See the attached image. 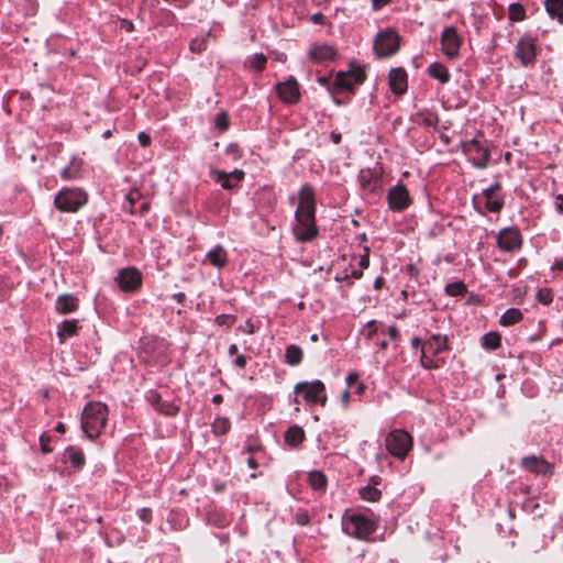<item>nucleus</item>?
<instances>
[{"label": "nucleus", "instance_id": "nucleus-19", "mask_svg": "<svg viewBox=\"0 0 563 563\" xmlns=\"http://www.w3.org/2000/svg\"><path fill=\"white\" fill-rule=\"evenodd\" d=\"M205 262L216 268H223L228 263V252L222 245H217L206 254Z\"/></svg>", "mask_w": 563, "mask_h": 563}, {"label": "nucleus", "instance_id": "nucleus-26", "mask_svg": "<svg viewBox=\"0 0 563 563\" xmlns=\"http://www.w3.org/2000/svg\"><path fill=\"white\" fill-rule=\"evenodd\" d=\"M78 330V320H65L58 327L57 335L59 341L63 343L68 338L75 335Z\"/></svg>", "mask_w": 563, "mask_h": 563}, {"label": "nucleus", "instance_id": "nucleus-29", "mask_svg": "<svg viewBox=\"0 0 563 563\" xmlns=\"http://www.w3.org/2000/svg\"><path fill=\"white\" fill-rule=\"evenodd\" d=\"M429 74L431 77L440 80L442 84L448 82L450 79V74L448 71V68L440 63H433L429 67Z\"/></svg>", "mask_w": 563, "mask_h": 563}, {"label": "nucleus", "instance_id": "nucleus-48", "mask_svg": "<svg viewBox=\"0 0 563 563\" xmlns=\"http://www.w3.org/2000/svg\"><path fill=\"white\" fill-rule=\"evenodd\" d=\"M137 139L143 147H147L151 144V136L145 132H140Z\"/></svg>", "mask_w": 563, "mask_h": 563}, {"label": "nucleus", "instance_id": "nucleus-53", "mask_svg": "<svg viewBox=\"0 0 563 563\" xmlns=\"http://www.w3.org/2000/svg\"><path fill=\"white\" fill-rule=\"evenodd\" d=\"M121 29L130 33L134 30V25L131 21L123 19L121 20Z\"/></svg>", "mask_w": 563, "mask_h": 563}, {"label": "nucleus", "instance_id": "nucleus-11", "mask_svg": "<svg viewBox=\"0 0 563 563\" xmlns=\"http://www.w3.org/2000/svg\"><path fill=\"white\" fill-rule=\"evenodd\" d=\"M388 206L393 211H402L411 203L408 189L399 184L388 191Z\"/></svg>", "mask_w": 563, "mask_h": 563}, {"label": "nucleus", "instance_id": "nucleus-28", "mask_svg": "<svg viewBox=\"0 0 563 563\" xmlns=\"http://www.w3.org/2000/svg\"><path fill=\"white\" fill-rule=\"evenodd\" d=\"M544 5L548 14L563 24V0H545Z\"/></svg>", "mask_w": 563, "mask_h": 563}, {"label": "nucleus", "instance_id": "nucleus-5", "mask_svg": "<svg viewBox=\"0 0 563 563\" xmlns=\"http://www.w3.org/2000/svg\"><path fill=\"white\" fill-rule=\"evenodd\" d=\"M324 384L321 380L300 382L295 386L296 394H303V399L309 404H320L325 406L327 396L324 394Z\"/></svg>", "mask_w": 563, "mask_h": 563}, {"label": "nucleus", "instance_id": "nucleus-22", "mask_svg": "<svg viewBox=\"0 0 563 563\" xmlns=\"http://www.w3.org/2000/svg\"><path fill=\"white\" fill-rule=\"evenodd\" d=\"M217 181L221 184L224 189L234 188L244 177V172L235 169L232 173L217 172Z\"/></svg>", "mask_w": 563, "mask_h": 563}, {"label": "nucleus", "instance_id": "nucleus-27", "mask_svg": "<svg viewBox=\"0 0 563 563\" xmlns=\"http://www.w3.org/2000/svg\"><path fill=\"white\" fill-rule=\"evenodd\" d=\"M305 439V431L299 426H292L288 428L285 433V442L288 445L296 446L300 444Z\"/></svg>", "mask_w": 563, "mask_h": 563}, {"label": "nucleus", "instance_id": "nucleus-45", "mask_svg": "<svg viewBox=\"0 0 563 563\" xmlns=\"http://www.w3.org/2000/svg\"><path fill=\"white\" fill-rule=\"evenodd\" d=\"M360 183H361L363 188H366V189H369V190L373 189V187L371 186L369 173L362 172L360 174Z\"/></svg>", "mask_w": 563, "mask_h": 563}, {"label": "nucleus", "instance_id": "nucleus-31", "mask_svg": "<svg viewBox=\"0 0 563 563\" xmlns=\"http://www.w3.org/2000/svg\"><path fill=\"white\" fill-rule=\"evenodd\" d=\"M308 483L314 490H323L327 486L325 475L319 471H312L308 474Z\"/></svg>", "mask_w": 563, "mask_h": 563}, {"label": "nucleus", "instance_id": "nucleus-9", "mask_svg": "<svg viewBox=\"0 0 563 563\" xmlns=\"http://www.w3.org/2000/svg\"><path fill=\"white\" fill-rule=\"evenodd\" d=\"M442 51L449 58H455L460 54L462 38L453 26H446L441 34Z\"/></svg>", "mask_w": 563, "mask_h": 563}, {"label": "nucleus", "instance_id": "nucleus-52", "mask_svg": "<svg viewBox=\"0 0 563 563\" xmlns=\"http://www.w3.org/2000/svg\"><path fill=\"white\" fill-rule=\"evenodd\" d=\"M241 330H243L244 332H246L247 334H253L255 332V327L254 324L251 322V320H247L245 322V325L244 327H241L240 328Z\"/></svg>", "mask_w": 563, "mask_h": 563}, {"label": "nucleus", "instance_id": "nucleus-43", "mask_svg": "<svg viewBox=\"0 0 563 563\" xmlns=\"http://www.w3.org/2000/svg\"><path fill=\"white\" fill-rule=\"evenodd\" d=\"M216 124L221 130H224L228 128V117L224 112H221L217 115Z\"/></svg>", "mask_w": 563, "mask_h": 563}, {"label": "nucleus", "instance_id": "nucleus-20", "mask_svg": "<svg viewBox=\"0 0 563 563\" xmlns=\"http://www.w3.org/2000/svg\"><path fill=\"white\" fill-rule=\"evenodd\" d=\"M335 56V49L327 44L314 45L309 51V57L316 63H323L333 59Z\"/></svg>", "mask_w": 563, "mask_h": 563}, {"label": "nucleus", "instance_id": "nucleus-64", "mask_svg": "<svg viewBox=\"0 0 563 563\" xmlns=\"http://www.w3.org/2000/svg\"><path fill=\"white\" fill-rule=\"evenodd\" d=\"M350 399V391L349 390H345L342 395H341V400L343 404H347Z\"/></svg>", "mask_w": 563, "mask_h": 563}, {"label": "nucleus", "instance_id": "nucleus-33", "mask_svg": "<svg viewBox=\"0 0 563 563\" xmlns=\"http://www.w3.org/2000/svg\"><path fill=\"white\" fill-rule=\"evenodd\" d=\"M482 344L485 349L496 350L500 346V334L497 332H489L483 335Z\"/></svg>", "mask_w": 563, "mask_h": 563}, {"label": "nucleus", "instance_id": "nucleus-4", "mask_svg": "<svg viewBox=\"0 0 563 563\" xmlns=\"http://www.w3.org/2000/svg\"><path fill=\"white\" fill-rule=\"evenodd\" d=\"M87 202V196L79 189H63L55 199V207L62 212H76Z\"/></svg>", "mask_w": 563, "mask_h": 563}, {"label": "nucleus", "instance_id": "nucleus-18", "mask_svg": "<svg viewBox=\"0 0 563 563\" xmlns=\"http://www.w3.org/2000/svg\"><path fill=\"white\" fill-rule=\"evenodd\" d=\"M389 86L394 93L402 95L407 90V74L402 68H394L389 73Z\"/></svg>", "mask_w": 563, "mask_h": 563}, {"label": "nucleus", "instance_id": "nucleus-49", "mask_svg": "<svg viewBox=\"0 0 563 563\" xmlns=\"http://www.w3.org/2000/svg\"><path fill=\"white\" fill-rule=\"evenodd\" d=\"M49 437H46V435H42L40 438V442H41V450L43 451V453H49L52 450L48 445L49 443Z\"/></svg>", "mask_w": 563, "mask_h": 563}, {"label": "nucleus", "instance_id": "nucleus-6", "mask_svg": "<svg viewBox=\"0 0 563 563\" xmlns=\"http://www.w3.org/2000/svg\"><path fill=\"white\" fill-rule=\"evenodd\" d=\"M344 530L357 539H366L376 530V525L362 515H352L345 522Z\"/></svg>", "mask_w": 563, "mask_h": 563}, {"label": "nucleus", "instance_id": "nucleus-56", "mask_svg": "<svg viewBox=\"0 0 563 563\" xmlns=\"http://www.w3.org/2000/svg\"><path fill=\"white\" fill-rule=\"evenodd\" d=\"M369 265V257H368V254H365L361 257L360 260V266L362 268H367Z\"/></svg>", "mask_w": 563, "mask_h": 563}, {"label": "nucleus", "instance_id": "nucleus-32", "mask_svg": "<svg viewBox=\"0 0 563 563\" xmlns=\"http://www.w3.org/2000/svg\"><path fill=\"white\" fill-rule=\"evenodd\" d=\"M285 356L288 364L292 366L298 365L302 360V350L297 345H289L286 349Z\"/></svg>", "mask_w": 563, "mask_h": 563}, {"label": "nucleus", "instance_id": "nucleus-57", "mask_svg": "<svg viewBox=\"0 0 563 563\" xmlns=\"http://www.w3.org/2000/svg\"><path fill=\"white\" fill-rule=\"evenodd\" d=\"M390 0H373V5L375 9H378L385 4H387Z\"/></svg>", "mask_w": 563, "mask_h": 563}, {"label": "nucleus", "instance_id": "nucleus-36", "mask_svg": "<svg viewBox=\"0 0 563 563\" xmlns=\"http://www.w3.org/2000/svg\"><path fill=\"white\" fill-rule=\"evenodd\" d=\"M526 18L525 8L519 3H511L509 5V19L514 22L522 21Z\"/></svg>", "mask_w": 563, "mask_h": 563}, {"label": "nucleus", "instance_id": "nucleus-21", "mask_svg": "<svg viewBox=\"0 0 563 563\" xmlns=\"http://www.w3.org/2000/svg\"><path fill=\"white\" fill-rule=\"evenodd\" d=\"M446 349V339L440 334L432 335L427 342L423 343L421 353L438 355Z\"/></svg>", "mask_w": 563, "mask_h": 563}, {"label": "nucleus", "instance_id": "nucleus-8", "mask_svg": "<svg viewBox=\"0 0 563 563\" xmlns=\"http://www.w3.org/2000/svg\"><path fill=\"white\" fill-rule=\"evenodd\" d=\"M463 152L470 157L473 165L478 168H485L488 163L489 154L478 140L472 139L463 142Z\"/></svg>", "mask_w": 563, "mask_h": 563}, {"label": "nucleus", "instance_id": "nucleus-16", "mask_svg": "<svg viewBox=\"0 0 563 563\" xmlns=\"http://www.w3.org/2000/svg\"><path fill=\"white\" fill-rule=\"evenodd\" d=\"M501 189L499 183L492 185L490 187L483 190L485 197V206L490 212H499L504 207V199L497 196V192Z\"/></svg>", "mask_w": 563, "mask_h": 563}, {"label": "nucleus", "instance_id": "nucleus-34", "mask_svg": "<svg viewBox=\"0 0 563 563\" xmlns=\"http://www.w3.org/2000/svg\"><path fill=\"white\" fill-rule=\"evenodd\" d=\"M360 496L364 499V500H368V501H377L380 496H382V493L379 489L375 488L374 486L372 485H367L365 487H363L361 490H360Z\"/></svg>", "mask_w": 563, "mask_h": 563}, {"label": "nucleus", "instance_id": "nucleus-46", "mask_svg": "<svg viewBox=\"0 0 563 563\" xmlns=\"http://www.w3.org/2000/svg\"><path fill=\"white\" fill-rule=\"evenodd\" d=\"M538 298L544 305H548L552 301V295L549 290H540L538 292Z\"/></svg>", "mask_w": 563, "mask_h": 563}, {"label": "nucleus", "instance_id": "nucleus-60", "mask_svg": "<svg viewBox=\"0 0 563 563\" xmlns=\"http://www.w3.org/2000/svg\"><path fill=\"white\" fill-rule=\"evenodd\" d=\"M311 20L314 22V23H321L322 20H323V15L321 13H316L311 16Z\"/></svg>", "mask_w": 563, "mask_h": 563}, {"label": "nucleus", "instance_id": "nucleus-35", "mask_svg": "<svg viewBox=\"0 0 563 563\" xmlns=\"http://www.w3.org/2000/svg\"><path fill=\"white\" fill-rule=\"evenodd\" d=\"M230 421L228 418L219 417L212 423V430L216 434H225L230 429Z\"/></svg>", "mask_w": 563, "mask_h": 563}, {"label": "nucleus", "instance_id": "nucleus-62", "mask_svg": "<svg viewBox=\"0 0 563 563\" xmlns=\"http://www.w3.org/2000/svg\"><path fill=\"white\" fill-rule=\"evenodd\" d=\"M553 268L563 271V258L556 260L554 265H553Z\"/></svg>", "mask_w": 563, "mask_h": 563}, {"label": "nucleus", "instance_id": "nucleus-37", "mask_svg": "<svg viewBox=\"0 0 563 563\" xmlns=\"http://www.w3.org/2000/svg\"><path fill=\"white\" fill-rule=\"evenodd\" d=\"M446 292L450 296H459L465 291V285L461 282L446 285Z\"/></svg>", "mask_w": 563, "mask_h": 563}, {"label": "nucleus", "instance_id": "nucleus-38", "mask_svg": "<svg viewBox=\"0 0 563 563\" xmlns=\"http://www.w3.org/2000/svg\"><path fill=\"white\" fill-rule=\"evenodd\" d=\"M206 37H196L190 42V51L192 53H201L206 49Z\"/></svg>", "mask_w": 563, "mask_h": 563}, {"label": "nucleus", "instance_id": "nucleus-7", "mask_svg": "<svg viewBox=\"0 0 563 563\" xmlns=\"http://www.w3.org/2000/svg\"><path fill=\"white\" fill-rule=\"evenodd\" d=\"M399 48V36L393 30L379 33L374 42V49L378 56L387 57L394 55Z\"/></svg>", "mask_w": 563, "mask_h": 563}, {"label": "nucleus", "instance_id": "nucleus-41", "mask_svg": "<svg viewBox=\"0 0 563 563\" xmlns=\"http://www.w3.org/2000/svg\"><path fill=\"white\" fill-rule=\"evenodd\" d=\"M266 64V57L263 54H257L253 57L251 65L256 70H263Z\"/></svg>", "mask_w": 563, "mask_h": 563}, {"label": "nucleus", "instance_id": "nucleus-42", "mask_svg": "<svg viewBox=\"0 0 563 563\" xmlns=\"http://www.w3.org/2000/svg\"><path fill=\"white\" fill-rule=\"evenodd\" d=\"M431 354L421 353V365L424 368H435L439 366L438 361H433Z\"/></svg>", "mask_w": 563, "mask_h": 563}, {"label": "nucleus", "instance_id": "nucleus-25", "mask_svg": "<svg viewBox=\"0 0 563 563\" xmlns=\"http://www.w3.org/2000/svg\"><path fill=\"white\" fill-rule=\"evenodd\" d=\"M64 461L69 462L76 468H81L86 463L84 452L75 446L66 449L64 453Z\"/></svg>", "mask_w": 563, "mask_h": 563}, {"label": "nucleus", "instance_id": "nucleus-47", "mask_svg": "<svg viewBox=\"0 0 563 563\" xmlns=\"http://www.w3.org/2000/svg\"><path fill=\"white\" fill-rule=\"evenodd\" d=\"M139 518L144 522H150L152 520V510L150 508L140 509Z\"/></svg>", "mask_w": 563, "mask_h": 563}, {"label": "nucleus", "instance_id": "nucleus-1", "mask_svg": "<svg viewBox=\"0 0 563 563\" xmlns=\"http://www.w3.org/2000/svg\"><path fill=\"white\" fill-rule=\"evenodd\" d=\"M314 212V190L310 185L306 184L299 191V205L296 210L297 224L294 228V233L299 241L308 242L318 235Z\"/></svg>", "mask_w": 563, "mask_h": 563}, {"label": "nucleus", "instance_id": "nucleus-14", "mask_svg": "<svg viewBox=\"0 0 563 563\" xmlns=\"http://www.w3.org/2000/svg\"><path fill=\"white\" fill-rule=\"evenodd\" d=\"M497 243L503 251L510 252L517 250L521 245L520 233L511 228L504 229L498 234Z\"/></svg>", "mask_w": 563, "mask_h": 563}, {"label": "nucleus", "instance_id": "nucleus-50", "mask_svg": "<svg viewBox=\"0 0 563 563\" xmlns=\"http://www.w3.org/2000/svg\"><path fill=\"white\" fill-rule=\"evenodd\" d=\"M150 209V203L147 201L142 202L139 209H131V213H139L141 216L145 214Z\"/></svg>", "mask_w": 563, "mask_h": 563}, {"label": "nucleus", "instance_id": "nucleus-55", "mask_svg": "<svg viewBox=\"0 0 563 563\" xmlns=\"http://www.w3.org/2000/svg\"><path fill=\"white\" fill-rule=\"evenodd\" d=\"M388 334L390 339L397 340L399 338V331L396 325H390L388 329Z\"/></svg>", "mask_w": 563, "mask_h": 563}, {"label": "nucleus", "instance_id": "nucleus-44", "mask_svg": "<svg viewBox=\"0 0 563 563\" xmlns=\"http://www.w3.org/2000/svg\"><path fill=\"white\" fill-rule=\"evenodd\" d=\"M141 194L137 190L130 191L126 199L130 203V210L134 209V205L140 200Z\"/></svg>", "mask_w": 563, "mask_h": 563}, {"label": "nucleus", "instance_id": "nucleus-3", "mask_svg": "<svg viewBox=\"0 0 563 563\" xmlns=\"http://www.w3.org/2000/svg\"><path fill=\"white\" fill-rule=\"evenodd\" d=\"M385 445L391 455L404 460L411 450L412 439L408 432L395 429L387 434Z\"/></svg>", "mask_w": 563, "mask_h": 563}, {"label": "nucleus", "instance_id": "nucleus-58", "mask_svg": "<svg viewBox=\"0 0 563 563\" xmlns=\"http://www.w3.org/2000/svg\"><path fill=\"white\" fill-rule=\"evenodd\" d=\"M247 464H249V466H250L251 468H253V470L257 468V466H258L257 462H256V461H255V459H254V457H252V456H250V457L247 459Z\"/></svg>", "mask_w": 563, "mask_h": 563}, {"label": "nucleus", "instance_id": "nucleus-30", "mask_svg": "<svg viewBox=\"0 0 563 563\" xmlns=\"http://www.w3.org/2000/svg\"><path fill=\"white\" fill-rule=\"evenodd\" d=\"M522 319V312L517 308H510L500 317V324L504 327L512 325Z\"/></svg>", "mask_w": 563, "mask_h": 563}, {"label": "nucleus", "instance_id": "nucleus-17", "mask_svg": "<svg viewBox=\"0 0 563 563\" xmlns=\"http://www.w3.org/2000/svg\"><path fill=\"white\" fill-rule=\"evenodd\" d=\"M522 466L537 475H548L551 474V465L543 460L542 457L538 456H528L522 460Z\"/></svg>", "mask_w": 563, "mask_h": 563}, {"label": "nucleus", "instance_id": "nucleus-23", "mask_svg": "<svg viewBox=\"0 0 563 563\" xmlns=\"http://www.w3.org/2000/svg\"><path fill=\"white\" fill-rule=\"evenodd\" d=\"M55 307H56L57 312H59L62 314H66V313L77 310L78 299L68 294L60 295L56 299Z\"/></svg>", "mask_w": 563, "mask_h": 563}, {"label": "nucleus", "instance_id": "nucleus-54", "mask_svg": "<svg viewBox=\"0 0 563 563\" xmlns=\"http://www.w3.org/2000/svg\"><path fill=\"white\" fill-rule=\"evenodd\" d=\"M234 365L240 368L245 367L246 366V357L244 355H238L236 358L234 360Z\"/></svg>", "mask_w": 563, "mask_h": 563}, {"label": "nucleus", "instance_id": "nucleus-40", "mask_svg": "<svg viewBox=\"0 0 563 563\" xmlns=\"http://www.w3.org/2000/svg\"><path fill=\"white\" fill-rule=\"evenodd\" d=\"M216 322L219 325H225L230 328L235 322V317L232 314H220L216 318Z\"/></svg>", "mask_w": 563, "mask_h": 563}, {"label": "nucleus", "instance_id": "nucleus-59", "mask_svg": "<svg viewBox=\"0 0 563 563\" xmlns=\"http://www.w3.org/2000/svg\"><path fill=\"white\" fill-rule=\"evenodd\" d=\"M556 208L560 211H563V196L562 195L556 197Z\"/></svg>", "mask_w": 563, "mask_h": 563}, {"label": "nucleus", "instance_id": "nucleus-63", "mask_svg": "<svg viewBox=\"0 0 563 563\" xmlns=\"http://www.w3.org/2000/svg\"><path fill=\"white\" fill-rule=\"evenodd\" d=\"M185 294L184 292H177L174 295V298L179 302L181 303L184 300H185Z\"/></svg>", "mask_w": 563, "mask_h": 563}, {"label": "nucleus", "instance_id": "nucleus-61", "mask_svg": "<svg viewBox=\"0 0 563 563\" xmlns=\"http://www.w3.org/2000/svg\"><path fill=\"white\" fill-rule=\"evenodd\" d=\"M357 379V374L352 373L347 376L346 380L349 386H351Z\"/></svg>", "mask_w": 563, "mask_h": 563}, {"label": "nucleus", "instance_id": "nucleus-2", "mask_svg": "<svg viewBox=\"0 0 563 563\" xmlns=\"http://www.w3.org/2000/svg\"><path fill=\"white\" fill-rule=\"evenodd\" d=\"M108 407L102 402H89L81 413V429L89 439L98 438L108 421Z\"/></svg>", "mask_w": 563, "mask_h": 563}, {"label": "nucleus", "instance_id": "nucleus-39", "mask_svg": "<svg viewBox=\"0 0 563 563\" xmlns=\"http://www.w3.org/2000/svg\"><path fill=\"white\" fill-rule=\"evenodd\" d=\"M78 175H79V169L74 166H67L60 173V176L66 180L75 179L78 177Z\"/></svg>", "mask_w": 563, "mask_h": 563}, {"label": "nucleus", "instance_id": "nucleus-51", "mask_svg": "<svg viewBox=\"0 0 563 563\" xmlns=\"http://www.w3.org/2000/svg\"><path fill=\"white\" fill-rule=\"evenodd\" d=\"M297 523L305 526L309 522V515L307 512H299L296 515Z\"/></svg>", "mask_w": 563, "mask_h": 563}, {"label": "nucleus", "instance_id": "nucleus-24", "mask_svg": "<svg viewBox=\"0 0 563 563\" xmlns=\"http://www.w3.org/2000/svg\"><path fill=\"white\" fill-rule=\"evenodd\" d=\"M150 402L156 408L157 411L166 416H175L178 412V407L172 402L163 401L158 394L152 393L148 396Z\"/></svg>", "mask_w": 563, "mask_h": 563}, {"label": "nucleus", "instance_id": "nucleus-15", "mask_svg": "<svg viewBox=\"0 0 563 563\" xmlns=\"http://www.w3.org/2000/svg\"><path fill=\"white\" fill-rule=\"evenodd\" d=\"M365 80V73L361 68L344 73L340 71L335 78V85L340 88L352 90L357 84H362Z\"/></svg>", "mask_w": 563, "mask_h": 563}, {"label": "nucleus", "instance_id": "nucleus-10", "mask_svg": "<svg viewBox=\"0 0 563 563\" xmlns=\"http://www.w3.org/2000/svg\"><path fill=\"white\" fill-rule=\"evenodd\" d=\"M115 280L121 290L133 292L141 287L142 275L136 268L128 267L119 272Z\"/></svg>", "mask_w": 563, "mask_h": 563}, {"label": "nucleus", "instance_id": "nucleus-12", "mask_svg": "<svg viewBox=\"0 0 563 563\" xmlns=\"http://www.w3.org/2000/svg\"><path fill=\"white\" fill-rule=\"evenodd\" d=\"M516 57L522 66L531 65L536 59V43L531 36H522L516 47Z\"/></svg>", "mask_w": 563, "mask_h": 563}, {"label": "nucleus", "instance_id": "nucleus-13", "mask_svg": "<svg viewBox=\"0 0 563 563\" xmlns=\"http://www.w3.org/2000/svg\"><path fill=\"white\" fill-rule=\"evenodd\" d=\"M276 91L283 102L292 104L300 98L299 85L294 77L276 85Z\"/></svg>", "mask_w": 563, "mask_h": 563}]
</instances>
